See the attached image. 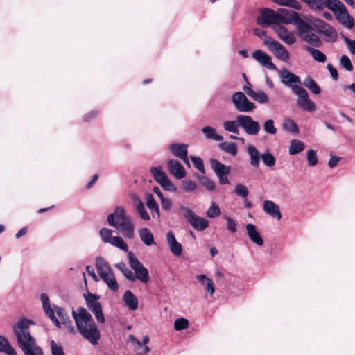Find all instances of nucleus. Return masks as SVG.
Segmentation results:
<instances>
[{
	"instance_id": "nucleus-61",
	"label": "nucleus",
	"mask_w": 355,
	"mask_h": 355,
	"mask_svg": "<svg viewBox=\"0 0 355 355\" xmlns=\"http://www.w3.org/2000/svg\"><path fill=\"white\" fill-rule=\"evenodd\" d=\"M340 159V158L339 157H337L336 155H333L332 154H331V158L328 162V166L331 168H334L335 166H337Z\"/></svg>"
},
{
	"instance_id": "nucleus-5",
	"label": "nucleus",
	"mask_w": 355,
	"mask_h": 355,
	"mask_svg": "<svg viewBox=\"0 0 355 355\" xmlns=\"http://www.w3.org/2000/svg\"><path fill=\"white\" fill-rule=\"evenodd\" d=\"M311 8L322 10L327 8L331 10L338 22H355L345 6L340 0H302Z\"/></svg>"
},
{
	"instance_id": "nucleus-3",
	"label": "nucleus",
	"mask_w": 355,
	"mask_h": 355,
	"mask_svg": "<svg viewBox=\"0 0 355 355\" xmlns=\"http://www.w3.org/2000/svg\"><path fill=\"white\" fill-rule=\"evenodd\" d=\"M72 315L80 335L92 345H95L101 338V334L91 314L83 307L72 310Z\"/></svg>"
},
{
	"instance_id": "nucleus-8",
	"label": "nucleus",
	"mask_w": 355,
	"mask_h": 355,
	"mask_svg": "<svg viewBox=\"0 0 355 355\" xmlns=\"http://www.w3.org/2000/svg\"><path fill=\"white\" fill-rule=\"evenodd\" d=\"M84 297L87 308L94 315L97 322L104 323L105 318L102 311V306L98 302L100 296L88 292L84 295Z\"/></svg>"
},
{
	"instance_id": "nucleus-9",
	"label": "nucleus",
	"mask_w": 355,
	"mask_h": 355,
	"mask_svg": "<svg viewBox=\"0 0 355 355\" xmlns=\"http://www.w3.org/2000/svg\"><path fill=\"white\" fill-rule=\"evenodd\" d=\"M128 262L131 268L135 272V279H138L142 283H147L149 281V272L146 268L144 267L134 255L132 252H128Z\"/></svg>"
},
{
	"instance_id": "nucleus-43",
	"label": "nucleus",
	"mask_w": 355,
	"mask_h": 355,
	"mask_svg": "<svg viewBox=\"0 0 355 355\" xmlns=\"http://www.w3.org/2000/svg\"><path fill=\"white\" fill-rule=\"evenodd\" d=\"M282 128L284 130L293 133L297 134L299 133V128L297 124L291 119H287L284 121L282 124Z\"/></svg>"
},
{
	"instance_id": "nucleus-22",
	"label": "nucleus",
	"mask_w": 355,
	"mask_h": 355,
	"mask_svg": "<svg viewBox=\"0 0 355 355\" xmlns=\"http://www.w3.org/2000/svg\"><path fill=\"white\" fill-rule=\"evenodd\" d=\"M246 152L250 157V164L251 166L254 168H259L262 154L252 144L247 146Z\"/></svg>"
},
{
	"instance_id": "nucleus-21",
	"label": "nucleus",
	"mask_w": 355,
	"mask_h": 355,
	"mask_svg": "<svg viewBox=\"0 0 355 355\" xmlns=\"http://www.w3.org/2000/svg\"><path fill=\"white\" fill-rule=\"evenodd\" d=\"M249 85H245L243 87V90L244 92L253 100L257 101L261 104L267 103L269 101L268 95L261 90H259L257 92L254 91L250 87V84L248 83Z\"/></svg>"
},
{
	"instance_id": "nucleus-4",
	"label": "nucleus",
	"mask_w": 355,
	"mask_h": 355,
	"mask_svg": "<svg viewBox=\"0 0 355 355\" xmlns=\"http://www.w3.org/2000/svg\"><path fill=\"white\" fill-rule=\"evenodd\" d=\"M107 220L110 226L116 228L125 238L132 239L134 237L135 225L122 207H116L113 213L107 215Z\"/></svg>"
},
{
	"instance_id": "nucleus-36",
	"label": "nucleus",
	"mask_w": 355,
	"mask_h": 355,
	"mask_svg": "<svg viewBox=\"0 0 355 355\" xmlns=\"http://www.w3.org/2000/svg\"><path fill=\"white\" fill-rule=\"evenodd\" d=\"M178 214L183 217L188 223L196 214L190 207L182 204L178 206Z\"/></svg>"
},
{
	"instance_id": "nucleus-15",
	"label": "nucleus",
	"mask_w": 355,
	"mask_h": 355,
	"mask_svg": "<svg viewBox=\"0 0 355 355\" xmlns=\"http://www.w3.org/2000/svg\"><path fill=\"white\" fill-rule=\"evenodd\" d=\"M294 94L297 96L296 104L299 108L308 112L316 110L315 103L309 98V94L304 88H301Z\"/></svg>"
},
{
	"instance_id": "nucleus-24",
	"label": "nucleus",
	"mask_w": 355,
	"mask_h": 355,
	"mask_svg": "<svg viewBox=\"0 0 355 355\" xmlns=\"http://www.w3.org/2000/svg\"><path fill=\"white\" fill-rule=\"evenodd\" d=\"M132 199L134 200V207L137 215L141 220L149 221L151 218L150 215L146 211L144 203L135 195L132 196Z\"/></svg>"
},
{
	"instance_id": "nucleus-32",
	"label": "nucleus",
	"mask_w": 355,
	"mask_h": 355,
	"mask_svg": "<svg viewBox=\"0 0 355 355\" xmlns=\"http://www.w3.org/2000/svg\"><path fill=\"white\" fill-rule=\"evenodd\" d=\"M223 125L225 131L233 134H239L241 125L239 122V115L236 116L235 120L224 121Z\"/></svg>"
},
{
	"instance_id": "nucleus-17",
	"label": "nucleus",
	"mask_w": 355,
	"mask_h": 355,
	"mask_svg": "<svg viewBox=\"0 0 355 355\" xmlns=\"http://www.w3.org/2000/svg\"><path fill=\"white\" fill-rule=\"evenodd\" d=\"M264 26H271V28L275 31L280 40L288 45H291L296 42V37L293 33L288 31L282 24H263Z\"/></svg>"
},
{
	"instance_id": "nucleus-13",
	"label": "nucleus",
	"mask_w": 355,
	"mask_h": 355,
	"mask_svg": "<svg viewBox=\"0 0 355 355\" xmlns=\"http://www.w3.org/2000/svg\"><path fill=\"white\" fill-rule=\"evenodd\" d=\"M279 75L282 83L291 88L293 94L302 88L300 86L301 83L300 77L288 70L283 69L279 71Z\"/></svg>"
},
{
	"instance_id": "nucleus-40",
	"label": "nucleus",
	"mask_w": 355,
	"mask_h": 355,
	"mask_svg": "<svg viewBox=\"0 0 355 355\" xmlns=\"http://www.w3.org/2000/svg\"><path fill=\"white\" fill-rule=\"evenodd\" d=\"M306 51H308L312 58L317 62L324 63L326 60V55L320 50L307 46Z\"/></svg>"
},
{
	"instance_id": "nucleus-26",
	"label": "nucleus",
	"mask_w": 355,
	"mask_h": 355,
	"mask_svg": "<svg viewBox=\"0 0 355 355\" xmlns=\"http://www.w3.org/2000/svg\"><path fill=\"white\" fill-rule=\"evenodd\" d=\"M96 267L97 272L101 278L114 272L109 264L100 257L96 259Z\"/></svg>"
},
{
	"instance_id": "nucleus-33",
	"label": "nucleus",
	"mask_w": 355,
	"mask_h": 355,
	"mask_svg": "<svg viewBox=\"0 0 355 355\" xmlns=\"http://www.w3.org/2000/svg\"><path fill=\"white\" fill-rule=\"evenodd\" d=\"M201 130L207 139H212L216 141H222L223 140V137L217 134L216 130L213 127L205 126Z\"/></svg>"
},
{
	"instance_id": "nucleus-28",
	"label": "nucleus",
	"mask_w": 355,
	"mask_h": 355,
	"mask_svg": "<svg viewBox=\"0 0 355 355\" xmlns=\"http://www.w3.org/2000/svg\"><path fill=\"white\" fill-rule=\"evenodd\" d=\"M123 301L124 305L130 310L135 311L138 307V299L131 291H125Z\"/></svg>"
},
{
	"instance_id": "nucleus-12",
	"label": "nucleus",
	"mask_w": 355,
	"mask_h": 355,
	"mask_svg": "<svg viewBox=\"0 0 355 355\" xmlns=\"http://www.w3.org/2000/svg\"><path fill=\"white\" fill-rule=\"evenodd\" d=\"M264 44L279 60L287 62L290 58V54L287 49L279 42L274 40L271 37H266L264 40Z\"/></svg>"
},
{
	"instance_id": "nucleus-58",
	"label": "nucleus",
	"mask_w": 355,
	"mask_h": 355,
	"mask_svg": "<svg viewBox=\"0 0 355 355\" xmlns=\"http://www.w3.org/2000/svg\"><path fill=\"white\" fill-rule=\"evenodd\" d=\"M327 69L329 71L332 79L337 80L338 79V73L336 69L334 68L331 64H327Z\"/></svg>"
},
{
	"instance_id": "nucleus-53",
	"label": "nucleus",
	"mask_w": 355,
	"mask_h": 355,
	"mask_svg": "<svg viewBox=\"0 0 355 355\" xmlns=\"http://www.w3.org/2000/svg\"><path fill=\"white\" fill-rule=\"evenodd\" d=\"M50 347L52 355H65L62 347L55 341L51 340Z\"/></svg>"
},
{
	"instance_id": "nucleus-62",
	"label": "nucleus",
	"mask_w": 355,
	"mask_h": 355,
	"mask_svg": "<svg viewBox=\"0 0 355 355\" xmlns=\"http://www.w3.org/2000/svg\"><path fill=\"white\" fill-rule=\"evenodd\" d=\"M341 89L344 92L350 91L355 96V83H352V84H349V85H342Z\"/></svg>"
},
{
	"instance_id": "nucleus-55",
	"label": "nucleus",
	"mask_w": 355,
	"mask_h": 355,
	"mask_svg": "<svg viewBox=\"0 0 355 355\" xmlns=\"http://www.w3.org/2000/svg\"><path fill=\"white\" fill-rule=\"evenodd\" d=\"M224 218L227 221V230L232 233H235L237 231L236 222L227 216H224Z\"/></svg>"
},
{
	"instance_id": "nucleus-34",
	"label": "nucleus",
	"mask_w": 355,
	"mask_h": 355,
	"mask_svg": "<svg viewBox=\"0 0 355 355\" xmlns=\"http://www.w3.org/2000/svg\"><path fill=\"white\" fill-rule=\"evenodd\" d=\"M0 352L7 355H17L15 349L3 336L0 335Z\"/></svg>"
},
{
	"instance_id": "nucleus-27",
	"label": "nucleus",
	"mask_w": 355,
	"mask_h": 355,
	"mask_svg": "<svg viewBox=\"0 0 355 355\" xmlns=\"http://www.w3.org/2000/svg\"><path fill=\"white\" fill-rule=\"evenodd\" d=\"M245 228L249 239L257 245H263V240L259 232L257 230L256 226L253 224H248L246 225Z\"/></svg>"
},
{
	"instance_id": "nucleus-49",
	"label": "nucleus",
	"mask_w": 355,
	"mask_h": 355,
	"mask_svg": "<svg viewBox=\"0 0 355 355\" xmlns=\"http://www.w3.org/2000/svg\"><path fill=\"white\" fill-rule=\"evenodd\" d=\"M200 184L205 187L209 191H214L215 189V184L214 182L206 176H201L198 178Z\"/></svg>"
},
{
	"instance_id": "nucleus-35",
	"label": "nucleus",
	"mask_w": 355,
	"mask_h": 355,
	"mask_svg": "<svg viewBox=\"0 0 355 355\" xmlns=\"http://www.w3.org/2000/svg\"><path fill=\"white\" fill-rule=\"evenodd\" d=\"M139 235L143 243L147 246L154 243V237L150 230L148 228H141L139 230Z\"/></svg>"
},
{
	"instance_id": "nucleus-45",
	"label": "nucleus",
	"mask_w": 355,
	"mask_h": 355,
	"mask_svg": "<svg viewBox=\"0 0 355 355\" xmlns=\"http://www.w3.org/2000/svg\"><path fill=\"white\" fill-rule=\"evenodd\" d=\"M263 164L267 167H273L275 164V157L270 153H265L262 154L261 159Z\"/></svg>"
},
{
	"instance_id": "nucleus-39",
	"label": "nucleus",
	"mask_w": 355,
	"mask_h": 355,
	"mask_svg": "<svg viewBox=\"0 0 355 355\" xmlns=\"http://www.w3.org/2000/svg\"><path fill=\"white\" fill-rule=\"evenodd\" d=\"M101 279L105 282V284H106L111 291L115 292L119 289V284L115 278L114 272Z\"/></svg>"
},
{
	"instance_id": "nucleus-7",
	"label": "nucleus",
	"mask_w": 355,
	"mask_h": 355,
	"mask_svg": "<svg viewBox=\"0 0 355 355\" xmlns=\"http://www.w3.org/2000/svg\"><path fill=\"white\" fill-rule=\"evenodd\" d=\"M281 10L286 16L288 15V19L282 14L274 10L262 8L259 10L260 15L257 17L256 22H304L295 11L287 9H282Z\"/></svg>"
},
{
	"instance_id": "nucleus-1",
	"label": "nucleus",
	"mask_w": 355,
	"mask_h": 355,
	"mask_svg": "<svg viewBox=\"0 0 355 355\" xmlns=\"http://www.w3.org/2000/svg\"><path fill=\"white\" fill-rule=\"evenodd\" d=\"M35 324L33 320L21 317L12 327L17 344L24 355H44L42 349L29 331L30 326Z\"/></svg>"
},
{
	"instance_id": "nucleus-11",
	"label": "nucleus",
	"mask_w": 355,
	"mask_h": 355,
	"mask_svg": "<svg viewBox=\"0 0 355 355\" xmlns=\"http://www.w3.org/2000/svg\"><path fill=\"white\" fill-rule=\"evenodd\" d=\"M113 230L109 228H102L99 231L101 240L105 243H110L125 252H128V245L122 237L119 236H112Z\"/></svg>"
},
{
	"instance_id": "nucleus-59",
	"label": "nucleus",
	"mask_w": 355,
	"mask_h": 355,
	"mask_svg": "<svg viewBox=\"0 0 355 355\" xmlns=\"http://www.w3.org/2000/svg\"><path fill=\"white\" fill-rule=\"evenodd\" d=\"M262 25V28H256L254 29V33L259 37L263 39L266 35V31L264 30V28H267L268 26H264L263 24H261Z\"/></svg>"
},
{
	"instance_id": "nucleus-25",
	"label": "nucleus",
	"mask_w": 355,
	"mask_h": 355,
	"mask_svg": "<svg viewBox=\"0 0 355 355\" xmlns=\"http://www.w3.org/2000/svg\"><path fill=\"white\" fill-rule=\"evenodd\" d=\"M168 149L173 156L179 159L186 158V155H188V144L184 143L171 144Z\"/></svg>"
},
{
	"instance_id": "nucleus-54",
	"label": "nucleus",
	"mask_w": 355,
	"mask_h": 355,
	"mask_svg": "<svg viewBox=\"0 0 355 355\" xmlns=\"http://www.w3.org/2000/svg\"><path fill=\"white\" fill-rule=\"evenodd\" d=\"M340 66L348 71L353 70V65L350 59L347 55H342L340 59Z\"/></svg>"
},
{
	"instance_id": "nucleus-30",
	"label": "nucleus",
	"mask_w": 355,
	"mask_h": 355,
	"mask_svg": "<svg viewBox=\"0 0 355 355\" xmlns=\"http://www.w3.org/2000/svg\"><path fill=\"white\" fill-rule=\"evenodd\" d=\"M189 223L197 231H203L209 226V221L205 218L200 217L196 214L190 220Z\"/></svg>"
},
{
	"instance_id": "nucleus-20",
	"label": "nucleus",
	"mask_w": 355,
	"mask_h": 355,
	"mask_svg": "<svg viewBox=\"0 0 355 355\" xmlns=\"http://www.w3.org/2000/svg\"><path fill=\"white\" fill-rule=\"evenodd\" d=\"M169 172L177 179L180 180L186 176V171L183 166L176 159H169L167 162Z\"/></svg>"
},
{
	"instance_id": "nucleus-47",
	"label": "nucleus",
	"mask_w": 355,
	"mask_h": 355,
	"mask_svg": "<svg viewBox=\"0 0 355 355\" xmlns=\"http://www.w3.org/2000/svg\"><path fill=\"white\" fill-rule=\"evenodd\" d=\"M221 214L219 207L213 202L210 207L207 210L206 214L208 218H214L218 217Z\"/></svg>"
},
{
	"instance_id": "nucleus-16",
	"label": "nucleus",
	"mask_w": 355,
	"mask_h": 355,
	"mask_svg": "<svg viewBox=\"0 0 355 355\" xmlns=\"http://www.w3.org/2000/svg\"><path fill=\"white\" fill-rule=\"evenodd\" d=\"M239 122L245 132L249 135H257L260 131L261 126L258 121L248 115H239Z\"/></svg>"
},
{
	"instance_id": "nucleus-44",
	"label": "nucleus",
	"mask_w": 355,
	"mask_h": 355,
	"mask_svg": "<svg viewBox=\"0 0 355 355\" xmlns=\"http://www.w3.org/2000/svg\"><path fill=\"white\" fill-rule=\"evenodd\" d=\"M277 4L283 5L286 6L295 8L296 10H300L302 8L301 4L296 0H272Z\"/></svg>"
},
{
	"instance_id": "nucleus-52",
	"label": "nucleus",
	"mask_w": 355,
	"mask_h": 355,
	"mask_svg": "<svg viewBox=\"0 0 355 355\" xmlns=\"http://www.w3.org/2000/svg\"><path fill=\"white\" fill-rule=\"evenodd\" d=\"M194 167L198 169L200 173L205 174V170L202 160L198 157L195 156H191L190 157Z\"/></svg>"
},
{
	"instance_id": "nucleus-37",
	"label": "nucleus",
	"mask_w": 355,
	"mask_h": 355,
	"mask_svg": "<svg viewBox=\"0 0 355 355\" xmlns=\"http://www.w3.org/2000/svg\"><path fill=\"white\" fill-rule=\"evenodd\" d=\"M303 84L314 94H319L321 92L320 86L311 76H307L304 79Z\"/></svg>"
},
{
	"instance_id": "nucleus-6",
	"label": "nucleus",
	"mask_w": 355,
	"mask_h": 355,
	"mask_svg": "<svg viewBox=\"0 0 355 355\" xmlns=\"http://www.w3.org/2000/svg\"><path fill=\"white\" fill-rule=\"evenodd\" d=\"M40 300L42 303V308L46 315L52 321L53 324L58 328L61 327V322L55 315L56 312L58 316L60 318L62 324L64 325L69 332L74 333L75 329L73 326V323L67 315L66 311L60 306H54L53 309L51 306L50 301L48 295L46 293H42L40 295Z\"/></svg>"
},
{
	"instance_id": "nucleus-14",
	"label": "nucleus",
	"mask_w": 355,
	"mask_h": 355,
	"mask_svg": "<svg viewBox=\"0 0 355 355\" xmlns=\"http://www.w3.org/2000/svg\"><path fill=\"white\" fill-rule=\"evenodd\" d=\"M150 173L155 181L166 191L175 192L177 188L171 182L167 175L162 171V167H152Z\"/></svg>"
},
{
	"instance_id": "nucleus-10",
	"label": "nucleus",
	"mask_w": 355,
	"mask_h": 355,
	"mask_svg": "<svg viewBox=\"0 0 355 355\" xmlns=\"http://www.w3.org/2000/svg\"><path fill=\"white\" fill-rule=\"evenodd\" d=\"M232 101L235 108L241 112H250L255 108L254 103L250 101L242 92H237L232 96Z\"/></svg>"
},
{
	"instance_id": "nucleus-48",
	"label": "nucleus",
	"mask_w": 355,
	"mask_h": 355,
	"mask_svg": "<svg viewBox=\"0 0 355 355\" xmlns=\"http://www.w3.org/2000/svg\"><path fill=\"white\" fill-rule=\"evenodd\" d=\"M234 191L235 194L243 198H247L249 194V191L247 187L241 184H236Z\"/></svg>"
},
{
	"instance_id": "nucleus-19",
	"label": "nucleus",
	"mask_w": 355,
	"mask_h": 355,
	"mask_svg": "<svg viewBox=\"0 0 355 355\" xmlns=\"http://www.w3.org/2000/svg\"><path fill=\"white\" fill-rule=\"evenodd\" d=\"M252 56L263 67L272 70L277 69L276 66L272 62L271 57L266 52L261 50H256L252 53Z\"/></svg>"
},
{
	"instance_id": "nucleus-18",
	"label": "nucleus",
	"mask_w": 355,
	"mask_h": 355,
	"mask_svg": "<svg viewBox=\"0 0 355 355\" xmlns=\"http://www.w3.org/2000/svg\"><path fill=\"white\" fill-rule=\"evenodd\" d=\"M263 210L267 215L277 221L281 220L282 218L279 206L272 200H266L263 202Z\"/></svg>"
},
{
	"instance_id": "nucleus-64",
	"label": "nucleus",
	"mask_w": 355,
	"mask_h": 355,
	"mask_svg": "<svg viewBox=\"0 0 355 355\" xmlns=\"http://www.w3.org/2000/svg\"><path fill=\"white\" fill-rule=\"evenodd\" d=\"M86 272L87 274L94 280L98 281V277L96 275L93 268L91 266H87L85 268Z\"/></svg>"
},
{
	"instance_id": "nucleus-50",
	"label": "nucleus",
	"mask_w": 355,
	"mask_h": 355,
	"mask_svg": "<svg viewBox=\"0 0 355 355\" xmlns=\"http://www.w3.org/2000/svg\"><path fill=\"white\" fill-rule=\"evenodd\" d=\"M308 165L311 167L315 166L318 162L316 150L311 149L307 151Z\"/></svg>"
},
{
	"instance_id": "nucleus-57",
	"label": "nucleus",
	"mask_w": 355,
	"mask_h": 355,
	"mask_svg": "<svg viewBox=\"0 0 355 355\" xmlns=\"http://www.w3.org/2000/svg\"><path fill=\"white\" fill-rule=\"evenodd\" d=\"M345 42L349 51L355 55V40H350L348 37L345 38Z\"/></svg>"
},
{
	"instance_id": "nucleus-31",
	"label": "nucleus",
	"mask_w": 355,
	"mask_h": 355,
	"mask_svg": "<svg viewBox=\"0 0 355 355\" xmlns=\"http://www.w3.org/2000/svg\"><path fill=\"white\" fill-rule=\"evenodd\" d=\"M210 165L216 175H227L230 172V167L224 165L223 163L220 162L217 159H211Z\"/></svg>"
},
{
	"instance_id": "nucleus-23",
	"label": "nucleus",
	"mask_w": 355,
	"mask_h": 355,
	"mask_svg": "<svg viewBox=\"0 0 355 355\" xmlns=\"http://www.w3.org/2000/svg\"><path fill=\"white\" fill-rule=\"evenodd\" d=\"M166 240L168 248L171 253L175 256L179 257L182 252V246L181 243L178 242L175 235L172 232H168L166 234Z\"/></svg>"
},
{
	"instance_id": "nucleus-56",
	"label": "nucleus",
	"mask_w": 355,
	"mask_h": 355,
	"mask_svg": "<svg viewBox=\"0 0 355 355\" xmlns=\"http://www.w3.org/2000/svg\"><path fill=\"white\" fill-rule=\"evenodd\" d=\"M162 208L164 211H170L172 208V202L168 198H164L161 200Z\"/></svg>"
},
{
	"instance_id": "nucleus-41",
	"label": "nucleus",
	"mask_w": 355,
	"mask_h": 355,
	"mask_svg": "<svg viewBox=\"0 0 355 355\" xmlns=\"http://www.w3.org/2000/svg\"><path fill=\"white\" fill-rule=\"evenodd\" d=\"M219 148L232 156H236L238 152L236 144L232 142H222L219 144Z\"/></svg>"
},
{
	"instance_id": "nucleus-60",
	"label": "nucleus",
	"mask_w": 355,
	"mask_h": 355,
	"mask_svg": "<svg viewBox=\"0 0 355 355\" xmlns=\"http://www.w3.org/2000/svg\"><path fill=\"white\" fill-rule=\"evenodd\" d=\"M98 111L92 110L84 116V121L86 122H89L95 119L98 116Z\"/></svg>"
},
{
	"instance_id": "nucleus-2",
	"label": "nucleus",
	"mask_w": 355,
	"mask_h": 355,
	"mask_svg": "<svg viewBox=\"0 0 355 355\" xmlns=\"http://www.w3.org/2000/svg\"><path fill=\"white\" fill-rule=\"evenodd\" d=\"M297 31L300 39L314 46L318 47L321 41L317 34L324 37L329 42H334L337 38V32L329 24H297Z\"/></svg>"
},
{
	"instance_id": "nucleus-38",
	"label": "nucleus",
	"mask_w": 355,
	"mask_h": 355,
	"mask_svg": "<svg viewBox=\"0 0 355 355\" xmlns=\"http://www.w3.org/2000/svg\"><path fill=\"white\" fill-rule=\"evenodd\" d=\"M304 149V144L302 141L298 139H293L291 141V145L289 147V154L291 155H294L298 154L303 151Z\"/></svg>"
},
{
	"instance_id": "nucleus-29",
	"label": "nucleus",
	"mask_w": 355,
	"mask_h": 355,
	"mask_svg": "<svg viewBox=\"0 0 355 355\" xmlns=\"http://www.w3.org/2000/svg\"><path fill=\"white\" fill-rule=\"evenodd\" d=\"M146 206L151 211L152 216L159 219L160 218L159 205L151 193L146 195Z\"/></svg>"
},
{
	"instance_id": "nucleus-42",
	"label": "nucleus",
	"mask_w": 355,
	"mask_h": 355,
	"mask_svg": "<svg viewBox=\"0 0 355 355\" xmlns=\"http://www.w3.org/2000/svg\"><path fill=\"white\" fill-rule=\"evenodd\" d=\"M197 187V183L192 180L185 179L181 182V189L184 193H192Z\"/></svg>"
},
{
	"instance_id": "nucleus-51",
	"label": "nucleus",
	"mask_w": 355,
	"mask_h": 355,
	"mask_svg": "<svg viewBox=\"0 0 355 355\" xmlns=\"http://www.w3.org/2000/svg\"><path fill=\"white\" fill-rule=\"evenodd\" d=\"M189 327V321L184 318H180L174 322V329L176 331H181L187 329Z\"/></svg>"
},
{
	"instance_id": "nucleus-46",
	"label": "nucleus",
	"mask_w": 355,
	"mask_h": 355,
	"mask_svg": "<svg viewBox=\"0 0 355 355\" xmlns=\"http://www.w3.org/2000/svg\"><path fill=\"white\" fill-rule=\"evenodd\" d=\"M272 119H268L263 123V130L269 135H275L277 133V128L274 125Z\"/></svg>"
},
{
	"instance_id": "nucleus-63",
	"label": "nucleus",
	"mask_w": 355,
	"mask_h": 355,
	"mask_svg": "<svg viewBox=\"0 0 355 355\" xmlns=\"http://www.w3.org/2000/svg\"><path fill=\"white\" fill-rule=\"evenodd\" d=\"M197 281L202 284V286H206V284L208 281H209V278H208L205 275H198L196 277Z\"/></svg>"
}]
</instances>
